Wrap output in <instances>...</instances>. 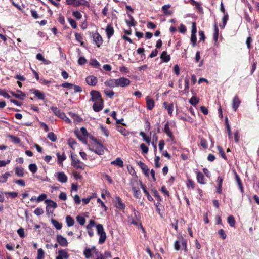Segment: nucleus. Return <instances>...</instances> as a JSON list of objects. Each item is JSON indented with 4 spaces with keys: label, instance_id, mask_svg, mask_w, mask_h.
Listing matches in <instances>:
<instances>
[{
    "label": "nucleus",
    "instance_id": "obj_25",
    "mask_svg": "<svg viewBox=\"0 0 259 259\" xmlns=\"http://www.w3.org/2000/svg\"><path fill=\"white\" fill-rule=\"evenodd\" d=\"M45 203L47 204L46 207V210L49 211V207H51L53 208H56L57 207V203L54 201L50 199H47L45 200Z\"/></svg>",
    "mask_w": 259,
    "mask_h": 259
},
{
    "label": "nucleus",
    "instance_id": "obj_54",
    "mask_svg": "<svg viewBox=\"0 0 259 259\" xmlns=\"http://www.w3.org/2000/svg\"><path fill=\"white\" fill-rule=\"evenodd\" d=\"M17 92L19 93L20 94H16L15 97L21 100H23L26 96L25 94L22 92L21 91L18 90H17Z\"/></svg>",
    "mask_w": 259,
    "mask_h": 259
},
{
    "label": "nucleus",
    "instance_id": "obj_60",
    "mask_svg": "<svg viewBox=\"0 0 259 259\" xmlns=\"http://www.w3.org/2000/svg\"><path fill=\"white\" fill-rule=\"evenodd\" d=\"M58 253L59 255L62 256V258L67 259L68 258V254L65 250L61 249L58 251Z\"/></svg>",
    "mask_w": 259,
    "mask_h": 259
},
{
    "label": "nucleus",
    "instance_id": "obj_63",
    "mask_svg": "<svg viewBox=\"0 0 259 259\" xmlns=\"http://www.w3.org/2000/svg\"><path fill=\"white\" fill-rule=\"evenodd\" d=\"M140 148L142 150V153L144 154H147L148 152V147L144 143H142L140 145Z\"/></svg>",
    "mask_w": 259,
    "mask_h": 259
},
{
    "label": "nucleus",
    "instance_id": "obj_6",
    "mask_svg": "<svg viewBox=\"0 0 259 259\" xmlns=\"http://www.w3.org/2000/svg\"><path fill=\"white\" fill-rule=\"evenodd\" d=\"M91 36L97 47H100L102 45L103 38L97 31L92 33Z\"/></svg>",
    "mask_w": 259,
    "mask_h": 259
},
{
    "label": "nucleus",
    "instance_id": "obj_56",
    "mask_svg": "<svg viewBox=\"0 0 259 259\" xmlns=\"http://www.w3.org/2000/svg\"><path fill=\"white\" fill-rule=\"evenodd\" d=\"M218 234L220 237L223 240L225 239L227 237L225 231L223 229H220L218 232Z\"/></svg>",
    "mask_w": 259,
    "mask_h": 259
},
{
    "label": "nucleus",
    "instance_id": "obj_16",
    "mask_svg": "<svg viewBox=\"0 0 259 259\" xmlns=\"http://www.w3.org/2000/svg\"><path fill=\"white\" fill-rule=\"evenodd\" d=\"M224 178L222 176H219L217 180L218 183V186L216 189V192L219 194H221L222 193V184L223 182Z\"/></svg>",
    "mask_w": 259,
    "mask_h": 259
},
{
    "label": "nucleus",
    "instance_id": "obj_62",
    "mask_svg": "<svg viewBox=\"0 0 259 259\" xmlns=\"http://www.w3.org/2000/svg\"><path fill=\"white\" fill-rule=\"evenodd\" d=\"M28 167L30 171L32 173H35L37 170V167L35 164H30Z\"/></svg>",
    "mask_w": 259,
    "mask_h": 259
},
{
    "label": "nucleus",
    "instance_id": "obj_41",
    "mask_svg": "<svg viewBox=\"0 0 259 259\" xmlns=\"http://www.w3.org/2000/svg\"><path fill=\"white\" fill-rule=\"evenodd\" d=\"M186 184L188 189H194L195 188V182L192 179H188Z\"/></svg>",
    "mask_w": 259,
    "mask_h": 259
},
{
    "label": "nucleus",
    "instance_id": "obj_50",
    "mask_svg": "<svg viewBox=\"0 0 259 259\" xmlns=\"http://www.w3.org/2000/svg\"><path fill=\"white\" fill-rule=\"evenodd\" d=\"M217 149H218L219 154L221 156V157L223 158H224L225 160H227V156H226L223 148L220 146H217Z\"/></svg>",
    "mask_w": 259,
    "mask_h": 259
},
{
    "label": "nucleus",
    "instance_id": "obj_34",
    "mask_svg": "<svg viewBox=\"0 0 259 259\" xmlns=\"http://www.w3.org/2000/svg\"><path fill=\"white\" fill-rule=\"evenodd\" d=\"M111 164L117 165L120 167H122L124 166L123 162L120 158H117L115 160L112 161Z\"/></svg>",
    "mask_w": 259,
    "mask_h": 259
},
{
    "label": "nucleus",
    "instance_id": "obj_55",
    "mask_svg": "<svg viewBox=\"0 0 259 259\" xmlns=\"http://www.w3.org/2000/svg\"><path fill=\"white\" fill-rule=\"evenodd\" d=\"M151 191H152V193L153 195H154V196L157 198L158 201H159V202H161V200H162L161 197L160 196V195H159L158 192L157 191V190H156V189H152L151 190Z\"/></svg>",
    "mask_w": 259,
    "mask_h": 259
},
{
    "label": "nucleus",
    "instance_id": "obj_26",
    "mask_svg": "<svg viewBox=\"0 0 259 259\" xmlns=\"http://www.w3.org/2000/svg\"><path fill=\"white\" fill-rule=\"evenodd\" d=\"M170 7V5L169 4L165 5L162 7V11L164 15L169 16L172 14V11L168 10Z\"/></svg>",
    "mask_w": 259,
    "mask_h": 259
},
{
    "label": "nucleus",
    "instance_id": "obj_64",
    "mask_svg": "<svg viewBox=\"0 0 259 259\" xmlns=\"http://www.w3.org/2000/svg\"><path fill=\"white\" fill-rule=\"evenodd\" d=\"M72 89H73L74 93H77V92H81L82 91V89L80 86L75 85L73 84Z\"/></svg>",
    "mask_w": 259,
    "mask_h": 259
},
{
    "label": "nucleus",
    "instance_id": "obj_14",
    "mask_svg": "<svg viewBox=\"0 0 259 259\" xmlns=\"http://www.w3.org/2000/svg\"><path fill=\"white\" fill-rule=\"evenodd\" d=\"M241 103V100L237 95L234 96L232 100V107L234 111H236Z\"/></svg>",
    "mask_w": 259,
    "mask_h": 259
},
{
    "label": "nucleus",
    "instance_id": "obj_51",
    "mask_svg": "<svg viewBox=\"0 0 259 259\" xmlns=\"http://www.w3.org/2000/svg\"><path fill=\"white\" fill-rule=\"evenodd\" d=\"M97 232L98 235L102 234L105 233L103 228V225L101 224H98L96 225Z\"/></svg>",
    "mask_w": 259,
    "mask_h": 259
},
{
    "label": "nucleus",
    "instance_id": "obj_12",
    "mask_svg": "<svg viewBox=\"0 0 259 259\" xmlns=\"http://www.w3.org/2000/svg\"><path fill=\"white\" fill-rule=\"evenodd\" d=\"M107 37L109 39L114 34V29L112 24H108L105 29Z\"/></svg>",
    "mask_w": 259,
    "mask_h": 259
},
{
    "label": "nucleus",
    "instance_id": "obj_15",
    "mask_svg": "<svg viewBox=\"0 0 259 259\" xmlns=\"http://www.w3.org/2000/svg\"><path fill=\"white\" fill-rule=\"evenodd\" d=\"M56 240L59 245L61 246L66 247L68 245V243L67 239L61 235H57Z\"/></svg>",
    "mask_w": 259,
    "mask_h": 259
},
{
    "label": "nucleus",
    "instance_id": "obj_46",
    "mask_svg": "<svg viewBox=\"0 0 259 259\" xmlns=\"http://www.w3.org/2000/svg\"><path fill=\"white\" fill-rule=\"evenodd\" d=\"M178 239H180L181 241V244L182 245V246L184 248V250L185 251H186L187 250V241L186 239H185L183 236H180L178 237Z\"/></svg>",
    "mask_w": 259,
    "mask_h": 259
},
{
    "label": "nucleus",
    "instance_id": "obj_1",
    "mask_svg": "<svg viewBox=\"0 0 259 259\" xmlns=\"http://www.w3.org/2000/svg\"><path fill=\"white\" fill-rule=\"evenodd\" d=\"M71 165L77 169L83 170L85 168L84 164L77 159V156L76 154H71Z\"/></svg>",
    "mask_w": 259,
    "mask_h": 259
},
{
    "label": "nucleus",
    "instance_id": "obj_9",
    "mask_svg": "<svg viewBox=\"0 0 259 259\" xmlns=\"http://www.w3.org/2000/svg\"><path fill=\"white\" fill-rule=\"evenodd\" d=\"M104 107L103 100L95 101L93 105V109L95 112H98L102 110Z\"/></svg>",
    "mask_w": 259,
    "mask_h": 259
},
{
    "label": "nucleus",
    "instance_id": "obj_42",
    "mask_svg": "<svg viewBox=\"0 0 259 259\" xmlns=\"http://www.w3.org/2000/svg\"><path fill=\"white\" fill-rule=\"evenodd\" d=\"M184 82L185 88L184 92L185 94H188L189 90V78L188 77H185Z\"/></svg>",
    "mask_w": 259,
    "mask_h": 259
},
{
    "label": "nucleus",
    "instance_id": "obj_13",
    "mask_svg": "<svg viewBox=\"0 0 259 259\" xmlns=\"http://www.w3.org/2000/svg\"><path fill=\"white\" fill-rule=\"evenodd\" d=\"M95 225V221L94 220H90L89 223L86 226L88 233L90 237L94 236V231L92 228Z\"/></svg>",
    "mask_w": 259,
    "mask_h": 259
},
{
    "label": "nucleus",
    "instance_id": "obj_3",
    "mask_svg": "<svg viewBox=\"0 0 259 259\" xmlns=\"http://www.w3.org/2000/svg\"><path fill=\"white\" fill-rule=\"evenodd\" d=\"M134 218L131 221V224H133L136 226H138L140 225L141 228L142 229L143 231H144V229L142 225L141 222L140 221V214L139 212L136 210L135 209H133Z\"/></svg>",
    "mask_w": 259,
    "mask_h": 259
},
{
    "label": "nucleus",
    "instance_id": "obj_53",
    "mask_svg": "<svg viewBox=\"0 0 259 259\" xmlns=\"http://www.w3.org/2000/svg\"><path fill=\"white\" fill-rule=\"evenodd\" d=\"M10 175V174L8 172H6V173L4 174L3 175H2L0 177V182L1 183L6 182L7 181L8 177Z\"/></svg>",
    "mask_w": 259,
    "mask_h": 259
},
{
    "label": "nucleus",
    "instance_id": "obj_7",
    "mask_svg": "<svg viewBox=\"0 0 259 259\" xmlns=\"http://www.w3.org/2000/svg\"><path fill=\"white\" fill-rule=\"evenodd\" d=\"M50 109L53 113L60 118L64 119L65 118H66V115L65 114L64 112H61L58 108L56 107H51Z\"/></svg>",
    "mask_w": 259,
    "mask_h": 259
},
{
    "label": "nucleus",
    "instance_id": "obj_45",
    "mask_svg": "<svg viewBox=\"0 0 259 259\" xmlns=\"http://www.w3.org/2000/svg\"><path fill=\"white\" fill-rule=\"evenodd\" d=\"M199 99L196 96H192L189 100V103L193 106H196L199 102Z\"/></svg>",
    "mask_w": 259,
    "mask_h": 259
},
{
    "label": "nucleus",
    "instance_id": "obj_20",
    "mask_svg": "<svg viewBox=\"0 0 259 259\" xmlns=\"http://www.w3.org/2000/svg\"><path fill=\"white\" fill-rule=\"evenodd\" d=\"M138 165L142 170L143 172L146 177H149V169L148 168V166L142 161H139L138 162Z\"/></svg>",
    "mask_w": 259,
    "mask_h": 259
},
{
    "label": "nucleus",
    "instance_id": "obj_48",
    "mask_svg": "<svg viewBox=\"0 0 259 259\" xmlns=\"http://www.w3.org/2000/svg\"><path fill=\"white\" fill-rule=\"evenodd\" d=\"M76 219L77 222L81 226L84 225V224L85 223V219L82 216L77 215L76 217Z\"/></svg>",
    "mask_w": 259,
    "mask_h": 259
},
{
    "label": "nucleus",
    "instance_id": "obj_28",
    "mask_svg": "<svg viewBox=\"0 0 259 259\" xmlns=\"http://www.w3.org/2000/svg\"><path fill=\"white\" fill-rule=\"evenodd\" d=\"M132 189L133 192V194L134 197L137 199H140L142 195L139 189H137L135 186L133 185H132Z\"/></svg>",
    "mask_w": 259,
    "mask_h": 259
},
{
    "label": "nucleus",
    "instance_id": "obj_61",
    "mask_svg": "<svg viewBox=\"0 0 259 259\" xmlns=\"http://www.w3.org/2000/svg\"><path fill=\"white\" fill-rule=\"evenodd\" d=\"M100 236L99 240V243L101 244L103 243L106 239V233H102V234L99 235Z\"/></svg>",
    "mask_w": 259,
    "mask_h": 259
},
{
    "label": "nucleus",
    "instance_id": "obj_49",
    "mask_svg": "<svg viewBox=\"0 0 259 259\" xmlns=\"http://www.w3.org/2000/svg\"><path fill=\"white\" fill-rule=\"evenodd\" d=\"M90 65L96 68H99L100 66V64L99 62L95 59H93L91 60Z\"/></svg>",
    "mask_w": 259,
    "mask_h": 259
},
{
    "label": "nucleus",
    "instance_id": "obj_22",
    "mask_svg": "<svg viewBox=\"0 0 259 259\" xmlns=\"http://www.w3.org/2000/svg\"><path fill=\"white\" fill-rule=\"evenodd\" d=\"M163 107L167 110L168 113L170 116L172 115L174 110V105L172 103L169 104L167 102H164L163 103Z\"/></svg>",
    "mask_w": 259,
    "mask_h": 259
},
{
    "label": "nucleus",
    "instance_id": "obj_39",
    "mask_svg": "<svg viewBox=\"0 0 259 259\" xmlns=\"http://www.w3.org/2000/svg\"><path fill=\"white\" fill-rule=\"evenodd\" d=\"M15 174L18 177H23L24 175V169L22 167H16L15 168Z\"/></svg>",
    "mask_w": 259,
    "mask_h": 259
},
{
    "label": "nucleus",
    "instance_id": "obj_11",
    "mask_svg": "<svg viewBox=\"0 0 259 259\" xmlns=\"http://www.w3.org/2000/svg\"><path fill=\"white\" fill-rule=\"evenodd\" d=\"M90 94L91 95V100L93 102L100 101V100H103L101 94L98 91L92 90L90 92Z\"/></svg>",
    "mask_w": 259,
    "mask_h": 259
},
{
    "label": "nucleus",
    "instance_id": "obj_32",
    "mask_svg": "<svg viewBox=\"0 0 259 259\" xmlns=\"http://www.w3.org/2000/svg\"><path fill=\"white\" fill-rule=\"evenodd\" d=\"M66 223L67 224V226L68 227L73 226L75 223L74 220L73 218L70 215H67L65 218Z\"/></svg>",
    "mask_w": 259,
    "mask_h": 259
},
{
    "label": "nucleus",
    "instance_id": "obj_29",
    "mask_svg": "<svg viewBox=\"0 0 259 259\" xmlns=\"http://www.w3.org/2000/svg\"><path fill=\"white\" fill-rule=\"evenodd\" d=\"M160 58L163 62H168L170 60V56L169 55H167L166 51H163L161 53Z\"/></svg>",
    "mask_w": 259,
    "mask_h": 259
},
{
    "label": "nucleus",
    "instance_id": "obj_30",
    "mask_svg": "<svg viewBox=\"0 0 259 259\" xmlns=\"http://www.w3.org/2000/svg\"><path fill=\"white\" fill-rule=\"evenodd\" d=\"M197 182L201 184H205L206 183H205V178H204V176L203 175V174L202 173H201V172H197Z\"/></svg>",
    "mask_w": 259,
    "mask_h": 259
},
{
    "label": "nucleus",
    "instance_id": "obj_58",
    "mask_svg": "<svg viewBox=\"0 0 259 259\" xmlns=\"http://www.w3.org/2000/svg\"><path fill=\"white\" fill-rule=\"evenodd\" d=\"M104 93L110 98H112L115 94V93L112 90L109 89L105 90Z\"/></svg>",
    "mask_w": 259,
    "mask_h": 259
},
{
    "label": "nucleus",
    "instance_id": "obj_5",
    "mask_svg": "<svg viewBox=\"0 0 259 259\" xmlns=\"http://www.w3.org/2000/svg\"><path fill=\"white\" fill-rule=\"evenodd\" d=\"M94 141L97 143V145L95 146L94 149L91 150L99 155H103L104 153L103 145L100 142H98L97 139H95Z\"/></svg>",
    "mask_w": 259,
    "mask_h": 259
},
{
    "label": "nucleus",
    "instance_id": "obj_10",
    "mask_svg": "<svg viewBox=\"0 0 259 259\" xmlns=\"http://www.w3.org/2000/svg\"><path fill=\"white\" fill-rule=\"evenodd\" d=\"M163 132L165 133L166 135L171 140H174V136L173 135L172 132L170 129L169 127V121H167L165 123L164 127L163 129Z\"/></svg>",
    "mask_w": 259,
    "mask_h": 259
},
{
    "label": "nucleus",
    "instance_id": "obj_19",
    "mask_svg": "<svg viewBox=\"0 0 259 259\" xmlns=\"http://www.w3.org/2000/svg\"><path fill=\"white\" fill-rule=\"evenodd\" d=\"M116 199V203L115 207L121 210H124L125 209L126 206L122 202L121 199L119 196H116L115 197Z\"/></svg>",
    "mask_w": 259,
    "mask_h": 259
},
{
    "label": "nucleus",
    "instance_id": "obj_40",
    "mask_svg": "<svg viewBox=\"0 0 259 259\" xmlns=\"http://www.w3.org/2000/svg\"><path fill=\"white\" fill-rule=\"evenodd\" d=\"M227 222L231 227H234L235 226L236 221L233 215H230L227 218Z\"/></svg>",
    "mask_w": 259,
    "mask_h": 259
},
{
    "label": "nucleus",
    "instance_id": "obj_17",
    "mask_svg": "<svg viewBox=\"0 0 259 259\" xmlns=\"http://www.w3.org/2000/svg\"><path fill=\"white\" fill-rule=\"evenodd\" d=\"M56 177L58 181L61 183H66L68 178L64 172H59L56 174Z\"/></svg>",
    "mask_w": 259,
    "mask_h": 259
},
{
    "label": "nucleus",
    "instance_id": "obj_23",
    "mask_svg": "<svg viewBox=\"0 0 259 259\" xmlns=\"http://www.w3.org/2000/svg\"><path fill=\"white\" fill-rule=\"evenodd\" d=\"M104 84L106 86L109 87L110 88H114L117 87V79H109L106 80Z\"/></svg>",
    "mask_w": 259,
    "mask_h": 259
},
{
    "label": "nucleus",
    "instance_id": "obj_36",
    "mask_svg": "<svg viewBox=\"0 0 259 259\" xmlns=\"http://www.w3.org/2000/svg\"><path fill=\"white\" fill-rule=\"evenodd\" d=\"M69 115L74 120V122L79 123L82 121V119L75 113H69Z\"/></svg>",
    "mask_w": 259,
    "mask_h": 259
},
{
    "label": "nucleus",
    "instance_id": "obj_4",
    "mask_svg": "<svg viewBox=\"0 0 259 259\" xmlns=\"http://www.w3.org/2000/svg\"><path fill=\"white\" fill-rule=\"evenodd\" d=\"M197 27L196 23L195 22L192 23L191 41L193 47L196 46L197 38H196Z\"/></svg>",
    "mask_w": 259,
    "mask_h": 259
},
{
    "label": "nucleus",
    "instance_id": "obj_31",
    "mask_svg": "<svg viewBox=\"0 0 259 259\" xmlns=\"http://www.w3.org/2000/svg\"><path fill=\"white\" fill-rule=\"evenodd\" d=\"M56 155L57 156V162L59 165H62L63 161L66 159V156L64 153L62 155H60L59 153H57Z\"/></svg>",
    "mask_w": 259,
    "mask_h": 259
},
{
    "label": "nucleus",
    "instance_id": "obj_35",
    "mask_svg": "<svg viewBox=\"0 0 259 259\" xmlns=\"http://www.w3.org/2000/svg\"><path fill=\"white\" fill-rule=\"evenodd\" d=\"M75 39L79 42L80 43L81 46H84V42L82 41L83 36L81 33H75Z\"/></svg>",
    "mask_w": 259,
    "mask_h": 259
},
{
    "label": "nucleus",
    "instance_id": "obj_21",
    "mask_svg": "<svg viewBox=\"0 0 259 259\" xmlns=\"http://www.w3.org/2000/svg\"><path fill=\"white\" fill-rule=\"evenodd\" d=\"M146 107L148 110H152L155 105L154 101L153 99L150 98L149 96L146 97Z\"/></svg>",
    "mask_w": 259,
    "mask_h": 259
},
{
    "label": "nucleus",
    "instance_id": "obj_43",
    "mask_svg": "<svg viewBox=\"0 0 259 259\" xmlns=\"http://www.w3.org/2000/svg\"><path fill=\"white\" fill-rule=\"evenodd\" d=\"M8 137L10 138L11 141L15 144H19L21 142L20 139L17 136L9 135Z\"/></svg>",
    "mask_w": 259,
    "mask_h": 259
},
{
    "label": "nucleus",
    "instance_id": "obj_18",
    "mask_svg": "<svg viewBox=\"0 0 259 259\" xmlns=\"http://www.w3.org/2000/svg\"><path fill=\"white\" fill-rule=\"evenodd\" d=\"M85 81L89 85L95 86L97 83V78L93 75H90L87 77Z\"/></svg>",
    "mask_w": 259,
    "mask_h": 259
},
{
    "label": "nucleus",
    "instance_id": "obj_8",
    "mask_svg": "<svg viewBox=\"0 0 259 259\" xmlns=\"http://www.w3.org/2000/svg\"><path fill=\"white\" fill-rule=\"evenodd\" d=\"M117 87H125L129 85L131 81L127 78L120 77L117 79Z\"/></svg>",
    "mask_w": 259,
    "mask_h": 259
},
{
    "label": "nucleus",
    "instance_id": "obj_33",
    "mask_svg": "<svg viewBox=\"0 0 259 259\" xmlns=\"http://www.w3.org/2000/svg\"><path fill=\"white\" fill-rule=\"evenodd\" d=\"M117 130L124 136H126L130 134L128 131L120 125L117 126Z\"/></svg>",
    "mask_w": 259,
    "mask_h": 259
},
{
    "label": "nucleus",
    "instance_id": "obj_38",
    "mask_svg": "<svg viewBox=\"0 0 259 259\" xmlns=\"http://www.w3.org/2000/svg\"><path fill=\"white\" fill-rule=\"evenodd\" d=\"M219 28L216 24L214 26V33L213 39L215 42H217L219 37Z\"/></svg>",
    "mask_w": 259,
    "mask_h": 259
},
{
    "label": "nucleus",
    "instance_id": "obj_27",
    "mask_svg": "<svg viewBox=\"0 0 259 259\" xmlns=\"http://www.w3.org/2000/svg\"><path fill=\"white\" fill-rule=\"evenodd\" d=\"M128 16L130 19L128 20H125V22L127 26L129 27L136 26L137 25V22L135 20L133 17L130 14H128Z\"/></svg>",
    "mask_w": 259,
    "mask_h": 259
},
{
    "label": "nucleus",
    "instance_id": "obj_2",
    "mask_svg": "<svg viewBox=\"0 0 259 259\" xmlns=\"http://www.w3.org/2000/svg\"><path fill=\"white\" fill-rule=\"evenodd\" d=\"M66 4L68 5H71L75 7H78L80 6H83L89 8L90 3L87 0H65Z\"/></svg>",
    "mask_w": 259,
    "mask_h": 259
},
{
    "label": "nucleus",
    "instance_id": "obj_52",
    "mask_svg": "<svg viewBox=\"0 0 259 259\" xmlns=\"http://www.w3.org/2000/svg\"><path fill=\"white\" fill-rule=\"evenodd\" d=\"M140 135L141 136H142V137L143 138V140L146 141L148 144H150V141H151V139L149 137H147V136L146 135V134L143 132H140Z\"/></svg>",
    "mask_w": 259,
    "mask_h": 259
},
{
    "label": "nucleus",
    "instance_id": "obj_47",
    "mask_svg": "<svg viewBox=\"0 0 259 259\" xmlns=\"http://www.w3.org/2000/svg\"><path fill=\"white\" fill-rule=\"evenodd\" d=\"M47 138L52 142H55L57 139V136L53 132L48 133Z\"/></svg>",
    "mask_w": 259,
    "mask_h": 259
},
{
    "label": "nucleus",
    "instance_id": "obj_44",
    "mask_svg": "<svg viewBox=\"0 0 259 259\" xmlns=\"http://www.w3.org/2000/svg\"><path fill=\"white\" fill-rule=\"evenodd\" d=\"M51 222L52 224L54 226V227L57 229V230H60L62 227V224L60 223H59L57 220L52 219L51 220Z\"/></svg>",
    "mask_w": 259,
    "mask_h": 259
},
{
    "label": "nucleus",
    "instance_id": "obj_59",
    "mask_svg": "<svg viewBox=\"0 0 259 259\" xmlns=\"http://www.w3.org/2000/svg\"><path fill=\"white\" fill-rule=\"evenodd\" d=\"M45 252L42 249L39 248L37 251V256L36 259H44Z\"/></svg>",
    "mask_w": 259,
    "mask_h": 259
},
{
    "label": "nucleus",
    "instance_id": "obj_37",
    "mask_svg": "<svg viewBox=\"0 0 259 259\" xmlns=\"http://www.w3.org/2000/svg\"><path fill=\"white\" fill-rule=\"evenodd\" d=\"M34 94L35 96L39 99L44 100L45 98V96L44 94L41 92L40 91L35 90L34 92Z\"/></svg>",
    "mask_w": 259,
    "mask_h": 259
},
{
    "label": "nucleus",
    "instance_id": "obj_57",
    "mask_svg": "<svg viewBox=\"0 0 259 259\" xmlns=\"http://www.w3.org/2000/svg\"><path fill=\"white\" fill-rule=\"evenodd\" d=\"M200 145L205 149H206L208 148V144L207 142L206 139L204 138H201L200 141Z\"/></svg>",
    "mask_w": 259,
    "mask_h": 259
},
{
    "label": "nucleus",
    "instance_id": "obj_24",
    "mask_svg": "<svg viewBox=\"0 0 259 259\" xmlns=\"http://www.w3.org/2000/svg\"><path fill=\"white\" fill-rule=\"evenodd\" d=\"M191 4L195 6L198 12L201 14L203 13V8L199 2L195 1V0H191Z\"/></svg>",
    "mask_w": 259,
    "mask_h": 259
}]
</instances>
